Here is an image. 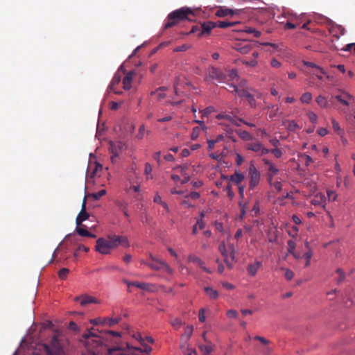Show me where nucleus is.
I'll return each instance as SVG.
<instances>
[{
	"label": "nucleus",
	"instance_id": "nucleus-58",
	"mask_svg": "<svg viewBox=\"0 0 355 355\" xmlns=\"http://www.w3.org/2000/svg\"><path fill=\"white\" fill-rule=\"evenodd\" d=\"M270 153H272L277 158H280L283 155L282 151L277 148L271 149Z\"/></svg>",
	"mask_w": 355,
	"mask_h": 355
},
{
	"label": "nucleus",
	"instance_id": "nucleus-54",
	"mask_svg": "<svg viewBox=\"0 0 355 355\" xmlns=\"http://www.w3.org/2000/svg\"><path fill=\"white\" fill-rule=\"evenodd\" d=\"M307 116L309 117V121L315 124L318 120V116L312 111H309L307 113Z\"/></svg>",
	"mask_w": 355,
	"mask_h": 355
},
{
	"label": "nucleus",
	"instance_id": "nucleus-28",
	"mask_svg": "<svg viewBox=\"0 0 355 355\" xmlns=\"http://www.w3.org/2000/svg\"><path fill=\"white\" fill-rule=\"evenodd\" d=\"M165 89H166V87H161L155 91H152L150 94V96L157 94V99L161 100L165 97V94L163 92Z\"/></svg>",
	"mask_w": 355,
	"mask_h": 355
},
{
	"label": "nucleus",
	"instance_id": "nucleus-46",
	"mask_svg": "<svg viewBox=\"0 0 355 355\" xmlns=\"http://www.w3.org/2000/svg\"><path fill=\"white\" fill-rule=\"evenodd\" d=\"M121 320L120 317H117L115 318H107V321L105 322V324H107L109 327H112L115 325L116 324L119 323Z\"/></svg>",
	"mask_w": 355,
	"mask_h": 355
},
{
	"label": "nucleus",
	"instance_id": "nucleus-1",
	"mask_svg": "<svg viewBox=\"0 0 355 355\" xmlns=\"http://www.w3.org/2000/svg\"><path fill=\"white\" fill-rule=\"evenodd\" d=\"M200 11V8H191L189 7H182L170 12L166 18V22L164 24V28H171L179 22L184 20L192 21L191 17H195Z\"/></svg>",
	"mask_w": 355,
	"mask_h": 355
},
{
	"label": "nucleus",
	"instance_id": "nucleus-25",
	"mask_svg": "<svg viewBox=\"0 0 355 355\" xmlns=\"http://www.w3.org/2000/svg\"><path fill=\"white\" fill-rule=\"evenodd\" d=\"M67 252V245H58L57 248L53 252V257H57L60 253H61V258H68L69 256L66 254Z\"/></svg>",
	"mask_w": 355,
	"mask_h": 355
},
{
	"label": "nucleus",
	"instance_id": "nucleus-21",
	"mask_svg": "<svg viewBox=\"0 0 355 355\" xmlns=\"http://www.w3.org/2000/svg\"><path fill=\"white\" fill-rule=\"evenodd\" d=\"M261 266V262L259 261H256L254 263H252L248 265V272L251 276H254L259 268Z\"/></svg>",
	"mask_w": 355,
	"mask_h": 355
},
{
	"label": "nucleus",
	"instance_id": "nucleus-49",
	"mask_svg": "<svg viewBox=\"0 0 355 355\" xmlns=\"http://www.w3.org/2000/svg\"><path fill=\"white\" fill-rule=\"evenodd\" d=\"M153 171V167L152 166L148 163H146L145 164V174L146 175V179H149V178H153V176L150 175V173Z\"/></svg>",
	"mask_w": 355,
	"mask_h": 355
},
{
	"label": "nucleus",
	"instance_id": "nucleus-15",
	"mask_svg": "<svg viewBox=\"0 0 355 355\" xmlns=\"http://www.w3.org/2000/svg\"><path fill=\"white\" fill-rule=\"evenodd\" d=\"M189 261L198 265L204 271L207 273H211L212 271L205 267L204 261H202L199 257L194 254H191L189 257Z\"/></svg>",
	"mask_w": 355,
	"mask_h": 355
},
{
	"label": "nucleus",
	"instance_id": "nucleus-40",
	"mask_svg": "<svg viewBox=\"0 0 355 355\" xmlns=\"http://www.w3.org/2000/svg\"><path fill=\"white\" fill-rule=\"evenodd\" d=\"M279 269L281 270H285L284 276L287 280H291L294 277V273L290 269L285 268L283 266L279 265Z\"/></svg>",
	"mask_w": 355,
	"mask_h": 355
},
{
	"label": "nucleus",
	"instance_id": "nucleus-34",
	"mask_svg": "<svg viewBox=\"0 0 355 355\" xmlns=\"http://www.w3.org/2000/svg\"><path fill=\"white\" fill-rule=\"evenodd\" d=\"M205 227V223L202 219H198L195 225L193 227V234H197L198 230H202Z\"/></svg>",
	"mask_w": 355,
	"mask_h": 355
},
{
	"label": "nucleus",
	"instance_id": "nucleus-57",
	"mask_svg": "<svg viewBox=\"0 0 355 355\" xmlns=\"http://www.w3.org/2000/svg\"><path fill=\"white\" fill-rule=\"evenodd\" d=\"M80 250H83L87 252L89 251V248H87L86 245H78V248L73 252L74 257H76V258L78 257V252Z\"/></svg>",
	"mask_w": 355,
	"mask_h": 355
},
{
	"label": "nucleus",
	"instance_id": "nucleus-61",
	"mask_svg": "<svg viewBox=\"0 0 355 355\" xmlns=\"http://www.w3.org/2000/svg\"><path fill=\"white\" fill-rule=\"evenodd\" d=\"M227 316L230 318H237L238 313L235 310L230 309L227 311Z\"/></svg>",
	"mask_w": 355,
	"mask_h": 355
},
{
	"label": "nucleus",
	"instance_id": "nucleus-51",
	"mask_svg": "<svg viewBox=\"0 0 355 355\" xmlns=\"http://www.w3.org/2000/svg\"><path fill=\"white\" fill-rule=\"evenodd\" d=\"M296 23H293L291 21H287L284 26V28L285 29H293L295 28L297 26H298L300 24V22L298 21H299V19L298 18H296Z\"/></svg>",
	"mask_w": 355,
	"mask_h": 355
},
{
	"label": "nucleus",
	"instance_id": "nucleus-42",
	"mask_svg": "<svg viewBox=\"0 0 355 355\" xmlns=\"http://www.w3.org/2000/svg\"><path fill=\"white\" fill-rule=\"evenodd\" d=\"M69 273V270L68 268H62L58 271V277L60 279L64 280L67 278Z\"/></svg>",
	"mask_w": 355,
	"mask_h": 355
},
{
	"label": "nucleus",
	"instance_id": "nucleus-16",
	"mask_svg": "<svg viewBox=\"0 0 355 355\" xmlns=\"http://www.w3.org/2000/svg\"><path fill=\"white\" fill-rule=\"evenodd\" d=\"M121 80V77L119 73L114 74V77L112 78V80L108 87V91L113 92L116 94H120L121 92L116 91L115 87L118 85Z\"/></svg>",
	"mask_w": 355,
	"mask_h": 355
},
{
	"label": "nucleus",
	"instance_id": "nucleus-44",
	"mask_svg": "<svg viewBox=\"0 0 355 355\" xmlns=\"http://www.w3.org/2000/svg\"><path fill=\"white\" fill-rule=\"evenodd\" d=\"M106 191L103 189L100 190L99 191L96 193H93L90 195V196L95 200H99L101 197H103L104 195H105Z\"/></svg>",
	"mask_w": 355,
	"mask_h": 355
},
{
	"label": "nucleus",
	"instance_id": "nucleus-27",
	"mask_svg": "<svg viewBox=\"0 0 355 355\" xmlns=\"http://www.w3.org/2000/svg\"><path fill=\"white\" fill-rule=\"evenodd\" d=\"M315 101L321 108H327L329 107V103L326 97L319 95L316 98Z\"/></svg>",
	"mask_w": 355,
	"mask_h": 355
},
{
	"label": "nucleus",
	"instance_id": "nucleus-60",
	"mask_svg": "<svg viewBox=\"0 0 355 355\" xmlns=\"http://www.w3.org/2000/svg\"><path fill=\"white\" fill-rule=\"evenodd\" d=\"M200 349L206 354H209L212 352L213 348L211 345H202L200 346Z\"/></svg>",
	"mask_w": 355,
	"mask_h": 355
},
{
	"label": "nucleus",
	"instance_id": "nucleus-59",
	"mask_svg": "<svg viewBox=\"0 0 355 355\" xmlns=\"http://www.w3.org/2000/svg\"><path fill=\"white\" fill-rule=\"evenodd\" d=\"M271 187H273L277 192H279L282 189V182L279 181L274 182L272 180V184H270Z\"/></svg>",
	"mask_w": 355,
	"mask_h": 355
},
{
	"label": "nucleus",
	"instance_id": "nucleus-6",
	"mask_svg": "<svg viewBox=\"0 0 355 355\" xmlns=\"http://www.w3.org/2000/svg\"><path fill=\"white\" fill-rule=\"evenodd\" d=\"M150 257L152 259L153 262L148 263V265L152 269L155 270L163 269L169 274L172 273V269L165 261L155 258L152 254H150Z\"/></svg>",
	"mask_w": 355,
	"mask_h": 355
},
{
	"label": "nucleus",
	"instance_id": "nucleus-32",
	"mask_svg": "<svg viewBox=\"0 0 355 355\" xmlns=\"http://www.w3.org/2000/svg\"><path fill=\"white\" fill-rule=\"evenodd\" d=\"M193 329V326H187L184 329V334L182 335V339L184 340L185 341L188 340L192 335Z\"/></svg>",
	"mask_w": 355,
	"mask_h": 355
},
{
	"label": "nucleus",
	"instance_id": "nucleus-50",
	"mask_svg": "<svg viewBox=\"0 0 355 355\" xmlns=\"http://www.w3.org/2000/svg\"><path fill=\"white\" fill-rule=\"evenodd\" d=\"M244 31L247 33H253L254 34V36L255 37H259L261 36V32L259 31H257L255 30L254 28H251V27H248V28H246Z\"/></svg>",
	"mask_w": 355,
	"mask_h": 355
},
{
	"label": "nucleus",
	"instance_id": "nucleus-3",
	"mask_svg": "<svg viewBox=\"0 0 355 355\" xmlns=\"http://www.w3.org/2000/svg\"><path fill=\"white\" fill-rule=\"evenodd\" d=\"M209 77L211 79H216L219 83H228L237 78V71L234 69L220 70L215 67H211L209 70Z\"/></svg>",
	"mask_w": 355,
	"mask_h": 355
},
{
	"label": "nucleus",
	"instance_id": "nucleus-4",
	"mask_svg": "<svg viewBox=\"0 0 355 355\" xmlns=\"http://www.w3.org/2000/svg\"><path fill=\"white\" fill-rule=\"evenodd\" d=\"M219 250L227 266L231 268L237 260L234 245H219Z\"/></svg>",
	"mask_w": 355,
	"mask_h": 355
},
{
	"label": "nucleus",
	"instance_id": "nucleus-63",
	"mask_svg": "<svg viewBox=\"0 0 355 355\" xmlns=\"http://www.w3.org/2000/svg\"><path fill=\"white\" fill-rule=\"evenodd\" d=\"M132 336L135 339L137 340L141 345H144L145 340L142 338L139 333L135 334Z\"/></svg>",
	"mask_w": 355,
	"mask_h": 355
},
{
	"label": "nucleus",
	"instance_id": "nucleus-26",
	"mask_svg": "<svg viewBox=\"0 0 355 355\" xmlns=\"http://www.w3.org/2000/svg\"><path fill=\"white\" fill-rule=\"evenodd\" d=\"M204 291L207 294V295L211 300H216L218 297V293L216 290H214L213 288L207 286L204 288Z\"/></svg>",
	"mask_w": 355,
	"mask_h": 355
},
{
	"label": "nucleus",
	"instance_id": "nucleus-48",
	"mask_svg": "<svg viewBox=\"0 0 355 355\" xmlns=\"http://www.w3.org/2000/svg\"><path fill=\"white\" fill-rule=\"evenodd\" d=\"M336 272L338 274V277L337 279V283L340 284L343 282L345 279V275L343 270L340 268H338L336 270Z\"/></svg>",
	"mask_w": 355,
	"mask_h": 355
},
{
	"label": "nucleus",
	"instance_id": "nucleus-30",
	"mask_svg": "<svg viewBox=\"0 0 355 355\" xmlns=\"http://www.w3.org/2000/svg\"><path fill=\"white\" fill-rule=\"evenodd\" d=\"M262 144L260 142H254L248 144L247 149L252 150L255 153H259Z\"/></svg>",
	"mask_w": 355,
	"mask_h": 355
},
{
	"label": "nucleus",
	"instance_id": "nucleus-23",
	"mask_svg": "<svg viewBox=\"0 0 355 355\" xmlns=\"http://www.w3.org/2000/svg\"><path fill=\"white\" fill-rule=\"evenodd\" d=\"M256 98H261V94L257 91L255 92L254 94H250L246 98L248 100V102L249 105H250V107H254V108L257 107Z\"/></svg>",
	"mask_w": 355,
	"mask_h": 355
},
{
	"label": "nucleus",
	"instance_id": "nucleus-9",
	"mask_svg": "<svg viewBox=\"0 0 355 355\" xmlns=\"http://www.w3.org/2000/svg\"><path fill=\"white\" fill-rule=\"evenodd\" d=\"M89 215L86 211V199L85 198L82 204L81 210L76 219V225L80 226L83 221L89 218Z\"/></svg>",
	"mask_w": 355,
	"mask_h": 355
},
{
	"label": "nucleus",
	"instance_id": "nucleus-36",
	"mask_svg": "<svg viewBox=\"0 0 355 355\" xmlns=\"http://www.w3.org/2000/svg\"><path fill=\"white\" fill-rule=\"evenodd\" d=\"M238 23H239L238 21L228 22V21H219L217 22V26L220 28H226L227 27L234 26L236 24H237Z\"/></svg>",
	"mask_w": 355,
	"mask_h": 355
},
{
	"label": "nucleus",
	"instance_id": "nucleus-52",
	"mask_svg": "<svg viewBox=\"0 0 355 355\" xmlns=\"http://www.w3.org/2000/svg\"><path fill=\"white\" fill-rule=\"evenodd\" d=\"M201 130H200V128L197 126V127H194L192 130V132H191V139L193 140H195L196 139L198 136H199V134Z\"/></svg>",
	"mask_w": 355,
	"mask_h": 355
},
{
	"label": "nucleus",
	"instance_id": "nucleus-47",
	"mask_svg": "<svg viewBox=\"0 0 355 355\" xmlns=\"http://www.w3.org/2000/svg\"><path fill=\"white\" fill-rule=\"evenodd\" d=\"M106 321H107L106 318H97L90 320V323L94 325H97L99 324H105Z\"/></svg>",
	"mask_w": 355,
	"mask_h": 355
},
{
	"label": "nucleus",
	"instance_id": "nucleus-8",
	"mask_svg": "<svg viewBox=\"0 0 355 355\" xmlns=\"http://www.w3.org/2000/svg\"><path fill=\"white\" fill-rule=\"evenodd\" d=\"M249 174H250V178L249 188L250 189H253L259 183L260 173L256 168L254 164H251L249 167Z\"/></svg>",
	"mask_w": 355,
	"mask_h": 355
},
{
	"label": "nucleus",
	"instance_id": "nucleus-43",
	"mask_svg": "<svg viewBox=\"0 0 355 355\" xmlns=\"http://www.w3.org/2000/svg\"><path fill=\"white\" fill-rule=\"evenodd\" d=\"M254 339L256 340H259L262 345L266 346L267 351L269 350V348L268 347V345H269L270 341L268 340H267L266 338H263L262 336H254Z\"/></svg>",
	"mask_w": 355,
	"mask_h": 355
},
{
	"label": "nucleus",
	"instance_id": "nucleus-12",
	"mask_svg": "<svg viewBox=\"0 0 355 355\" xmlns=\"http://www.w3.org/2000/svg\"><path fill=\"white\" fill-rule=\"evenodd\" d=\"M201 25L202 31H201L200 34H202L203 36H207L210 35L211 30L217 26V23L208 21L201 24Z\"/></svg>",
	"mask_w": 355,
	"mask_h": 355
},
{
	"label": "nucleus",
	"instance_id": "nucleus-20",
	"mask_svg": "<svg viewBox=\"0 0 355 355\" xmlns=\"http://www.w3.org/2000/svg\"><path fill=\"white\" fill-rule=\"evenodd\" d=\"M236 13V10L227 8H220L216 12V15L218 17H224L227 15H233Z\"/></svg>",
	"mask_w": 355,
	"mask_h": 355
},
{
	"label": "nucleus",
	"instance_id": "nucleus-19",
	"mask_svg": "<svg viewBox=\"0 0 355 355\" xmlns=\"http://www.w3.org/2000/svg\"><path fill=\"white\" fill-rule=\"evenodd\" d=\"M229 86L230 88L233 89L232 92H235L241 97H245L247 98L248 96L250 94L248 88L239 89L238 86L233 83L229 84Z\"/></svg>",
	"mask_w": 355,
	"mask_h": 355
},
{
	"label": "nucleus",
	"instance_id": "nucleus-56",
	"mask_svg": "<svg viewBox=\"0 0 355 355\" xmlns=\"http://www.w3.org/2000/svg\"><path fill=\"white\" fill-rule=\"evenodd\" d=\"M288 130L290 131H294L296 129L299 128L297 123L295 121H289L288 123Z\"/></svg>",
	"mask_w": 355,
	"mask_h": 355
},
{
	"label": "nucleus",
	"instance_id": "nucleus-31",
	"mask_svg": "<svg viewBox=\"0 0 355 355\" xmlns=\"http://www.w3.org/2000/svg\"><path fill=\"white\" fill-rule=\"evenodd\" d=\"M243 179H244L243 175L242 173H239L237 172H236L234 174H233L230 178L231 181L236 184H240Z\"/></svg>",
	"mask_w": 355,
	"mask_h": 355
},
{
	"label": "nucleus",
	"instance_id": "nucleus-41",
	"mask_svg": "<svg viewBox=\"0 0 355 355\" xmlns=\"http://www.w3.org/2000/svg\"><path fill=\"white\" fill-rule=\"evenodd\" d=\"M331 123L334 130L337 132V134L342 135L343 134V130L340 128L339 123L335 120V119H331Z\"/></svg>",
	"mask_w": 355,
	"mask_h": 355
},
{
	"label": "nucleus",
	"instance_id": "nucleus-11",
	"mask_svg": "<svg viewBox=\"0 0 355 355\" xmlns=\"http://www.w3.org/2000/svg\"><path fill=\"white\" fill-rule=\"evenodd\" d=\"M108 239L112 244H128L129 243L128 237L124 235L110 234Z\"/></svg>",
	"mask_w": 355,
	"mask_h": 355
},
{
	"label": "nucleus",
	"instance_id": "nucleus-2",
	"mask_svg": "<svg viewBox=\"0 0 355 355\" xmlns=\"http://www.w3.org/2000/svg\"><path fill=\"white\" fill-rule=\"evenodd\" d=\"M83 339L86 347V351L82 353V355H98L100 349L102 347L104 340L100 336H96L88 331V333L83 334Z\"/></svg>",
	"mask_w": 355,
	"mask_h": 355
},
{
	"label": "nucleus",
	"instance_id": "nucleus-62",
	"mask_svg": "<svg viewBox=\"0 0 355 355\" xmlns=\"http://www.w3.org/2000/svg\"><path fill=\"white\" fill-rule=\"evenodd\" d=\"M200 195L198 192L193 191L191 192L189 195L186 196L185 198H187L190 197L193 200H197L200 198Z\"/></svg>",
	"mask_w": 355,
	"mask_h": 355
},
{
	"label": "nucleus",
	"instance_id": "nucleus-38",
	"mask_svg": "<svg viewBox=\"0 0 355 355\" xmlns=\"http://www.w3.org/2000/svg\"><path fill=\"white\" fill-rule=\"evenodd\" d=\"M150 131L149 130H146L145 129V125L144 124L141 125L139 126V132L138 134L137 135L136 137L138 139H142L144 137V135L145 133H146L147 135L150 134Z\"/></svg>",
	"mask_w": 355,
	"mask_h": 355
},
{
	"label": "nucleus",
	"instance_id": "nucleus-5",
	"mask_svg": "<svg viewBox=\"0 0 355 355\" xmlns=\"http://www.w3.org/2000/svg\"><path fill=\"white\" fill-rule=\"evenodd\" d=\"M144 349L140 347L131 346L129 343H126V348H114L112 350L113 351H119L121 355H140L141 353L144 352L146 354L150 353L152 351V347L147 345L145 343L144 345H141Z\"/></svg>",
	"mask_w": 355,
	"mask_h": 355
},
{
	"label": "nucleus",
	"instance_id": "nucleus-35",
	"mask_svg": "<svg viewBox=\"0 0 355 355\" xmlns=\"http://www.w3.org/2000/svg\"><path fill=\"white\" fill-rule=\"evenodd\" d=\"M201 31H202V25H200V26L196 25V26H193L190 32L187 33L186 34L188 35V34L193 33V34H196L198 37H200L203 36L202 34H200Z\"/></svg>",
	"mask_w": 355,
	"mask_h": 355
},
{
	"label": "nucleus",
	"instance_id": "nucleus-53",
	"mask_svg": "<svg viewBox=\"0 0 355 355\" xmlns=\"http://www.w3.org/2000/svg\"><path fill=\"white\" fill-rule=\"evenodd\" d=\"M171 325L173 327L174 329H178L180 328V327L182 324V321L179 318H174L171 322Z\"/></svg>",
	"mask_w": 355,
	"mask_h": 355
},
{
	"label": "nucleus",
	"instance_id": "nucleus-17",
	"mask_svg": "<svg viewBox=\"0 0 355 355\" xmlns=\"http://www.w3.org/2000/svg\"><path fill=\"white\" fill-rule=\"evenodd\" d=\"M135 73L132 71H129L126 73L125 77L123 79V87L125 90H128L131 88L132 81L133 79V76Z\"/></svg>",
	"mask_w": 355,
	"mask_h": 355
},
{
	"label": "nucleus",
	"instance_id": "nucleus-33",
	"mask_svg": "<svg viewBox=\"0 0 355 355\" xmlns=\"http://www.w3.org/2000/svg\"><path fill=\"white\" fill-rule=\"evenodd\" d=\"M331 31L336 33L337 38L340 37V35H338L337 33H339L340 35H343L345 33V28L341 25H336L333 26Z\"/></svg>",
	"mask_w": 355,
	"mask_h": 355
},
{
	"label": "nucleus",
	"instance_id": "nucleus-45",
	"mask_svg": "<svg viewBox=\"0 0 355 355\" xmlns=\"http://www.w3.org/2000/svg\"><path fill=\"white\" fill-rule=\"evenodd\" d=\"M132 286H135V287L142 289V290H148V284H146V283H143V282H132Z\"/></svg>",
	"mask_w": 355,
	"mask_h": 355
},
{
	"label": "nucleus",
	"instance_id": "nucleus-10",
	"mask_svg": "<svg viewBox=\"0 0 355 355\" xmlns=\"http://www.w3.org/2000/svg\"><path fill=\"white\" fill-rule=\"evenodd\" d=\"M289 246H290V248H288V252L290 253H292L293 254V256L297 259L304 257L306 259V261L305 263V267H308L310 264V259L312 257V252L310 250H309L308 251L304 252L302 255H301L300 254H297L294 252L296 245H289Z\"/></svg>",
	"mask_w": 355,
	"mask_h": 355
},
{
	"label": "nucleus",
	"instance_id": "nucleus-64",
	"mask_svg": "<svg viewBox=\"0 0 355 355\" xmlns=\"http://www.w3.org/2000/svg\"><path fill=\"white\" fill-rule=\"evenodd\" d=\"M345 51H351L354 50L355 51V43H351L346 45V46L343 49Z\"/></svg>",
	"mask_w": 355,
	"mask_h": 355
},
{
	"label": "nucleus",
	"instance_id": "nucleus-37",
	"mask_svg": "<svg viewBox=\"0 0 355 355\" xmlns=\"http://www.w3.org/2000/svg\"><path fill=\"white\" fill-rule=\"evenodd\" d=\"M236 133L239 135L240 138L244 140H249L251 139L250 134L246 130H236Z\"/></svg>",
	"mask_w": 355,
	"mask_h": 355
},
{
	"label": "nucleus",
	"instance_id": "nucleus-22",
	"mask_svg": "<svg viewBox=\"0 0 355 355\" xmlns=\"http://www.w3.org/2000/svg\"><path fill=\"white\" fill-rule=\"evenodd\" d=\"M116 245H95V250L102 254H107L116 247Z\"/></svg>",
	"mask_w": 355,
	"mask_h": 355
},
{
	"label": "nucleus",
	"instance_id": "nucleus-18",
	"mask_svg": "<svg viewBox=\"0 0 355 355\" xmlns=\"http://www.w3.org/2000/svg\"><path fill=\"white\" fill-rule=\"evenodd\" d=\"M76 300L79 301L81 306H85L91 303H98V300L95 297L89 295L77 297Z\"/></svg>",
	"mask_w": 355,
	"mask_h": 355
},
{
	"label": "nucleus",
	"instance_id": "nucleus-7",
	"mask_svg": "<svg viewBox=\"0 0 355 355\" xmlns=\"http://www.w3.org/2000/svg\"><path fill=\"white\" fill-rule=\"evenodd\" d=\"M263 164L267 166L266 178L269 184H272L274 177L279 173V169L269 159L263 158L262 159Z\"/></svg>",
	"mask_w": 355,
	"mask_h": 355
},
{
	"label": "nucleus",
	"instance_id": "nucleus-24",
	"mask_svg": "<svg viewBox=\"0 0 355 355\" xmlns=\"http://www.w3.org/2000/svg\"><path fill=\"white\" fill-rule=\"evenodd\" d=\"M335 98L337 99L340 103L345 105H349L350 101L352 99V96L347 94H343L342 95H336Z\"/></svg>",
	"mask_w": 355,
	"mask_h": 355
},
{
	"label": "nucleus",
	"instance_id": "nucleus-13",
	"mask_svg": "<svg viewBox=\"0 0 355 355\" xmlns=\"http://www.w3.org/2000/svg\"><path fill=\"white\" fill-rule=\"evenodd\" d=\"M252 48V44L249 42H239L235 44V49L242 54L248 53Z\"/></svg>",
	"mask_w": 355,
	"mask_h": 355
},
{
	"label": "nucleus",
	"instance_id": "nucleus-29",
	"mask_svg": "<svg viewBox=\"0 0 355 355\" xmlns=\"http://www.w3.org/2000/svg\"><path fill=\"white\" fill-rule=\"evenodd\" d=\"M76 231L81 236L95 237V235L89 233L86 229L80 226L76 227Z\"/></svg>",
	"mask_w": 355,
	"mask_h": 355
},
{
	"label": "nucleus",
	"instance_id": "nucleus-39",
	"mask_svg": "<svg viewBox=\"0 0 355 355\" xmlns=\"http://www.w3.org/2000/svg\"><path fill=\"white\" fill-rule=\"evenodd\" d=\"M312 99V94L310 92L304 93L301 97L300 101L302 103L309 104Z\"/></svg>",
	"mask_w": 355,
	"mask_h": 355
},
{
	"label": "nucleus",
	"instance_id": "nucleus-55",
	"mask_svg": "<svg viewBox=\"0 0 355 355\" xmlns=\"http://www.w3.org/2000/svg\"><path fill=\"white\" fill-rule=\"evenodd\" d=\"M214 111V108L211 106L207 107L205 109L200 111L202 117L209 116L212 112Z\"/></svg>",
	"mask_w": 355,
	"mask_h": 355
},
{
	"label": "nucleus",
	"instance_id": "nucleus-14",
	"mask_svg": "<svg viewBox=\"0 0 355 355\" xmlns=\"http://www.w3.org/2000/svg\"><path fill=\"white\" fill-rule=\"evenodd\" d=\"M311 203L315 206L324 207L326 204V197L324 194L317 193L311 199Z\"/></svg>",
	"mask_w": 355,
	"mask_h": 355
}]
</instances>
